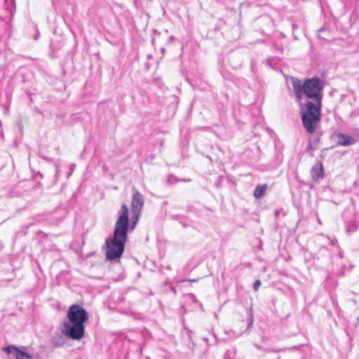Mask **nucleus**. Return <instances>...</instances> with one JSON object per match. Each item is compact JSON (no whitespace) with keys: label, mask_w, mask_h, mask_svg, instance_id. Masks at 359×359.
Wrapping results in <instances>:
<instances>
[{"label":"nucleus","mask_w":359,"mask_h":359,"mask_svg":"<svg viewBox=\"0 0 359 359\" xmlns=\"http://www.w3.org/2000/svg\"><path fill=\"white\" fill-rule=\"evenodd\" d=\"M39 32H37V33H36V34L34 36V39L35 40H37V39H38V38H39Z\"/></svg>","instance_id":"13"},{"label":"nucleus","mask_w":359,"mask_h":359,"mask_svg":"<svg viewBox=\"0 0 359 359\" xmlns=\"http://www.w3.org/2000/svg\"><path fill=\"white\" fill-rule=\"evenodd\" d=\"M68 322H65L61 332L74 340L81 339L85 334L84 324L88 320L87 311L78 304L70 306L67 310Z\"/></svg>","instance_id":"3"},{"label":"nucleus","mask_w":359,"mask_h":359,"mask_svg":"<svg viewBox=\"0 0 359 359\" xmlns=\"http://www.w3.org/2000/svg\"><path fill=\"white\" fill-rule=\"evenodd\" d=\"M128 209L126 204H123L120 210V215L115 223L113 236L106 240L107 259L114 260L122 255L128 237Z\"/></svg>","instance_id":"2"},{"label":"nucleus","mask_w":359,"mask_h":359,"mask_svg":"<svg viewBox=\"0 0 359 359\" xmlns=\"http://www.w3.org/2000/svg\"><path fill=\"white\" fill-rule=\"evenodd\" d=\"M322 172H323V165L322 164L320 165H315L311 170V176L312 179L314 181H317L320 177L322 176Z\"/></svg>","instance_id":"7"},{"label":"nucleus","mask_w":359,"mask_h":359,"mask_svg":"<svg viewBox=\"0 0 359 359\" xmlns=\"http://www.w3.org/2000/svg\"><path fill=\"white\" fill-rule=\"evenodd\" d=\"M252 317H251V318H250V323H249V326H250V325H252Z\"/></svg>","instance_id":"14"},{"label":"nucleus","mask_w":359,"mask_h":359,"mask_svg":"<svg viewBox=\"0 0 359 359\" xmlns=\"http://www.w3.org/2000/svg\"><path fill=\"white\" fill-rule=\"evenodd\" d=\"M4 351L8 354L13 355L15 359H31L32 356L26 353L20 351L15 346L10 345L4 348Z\"/></svg>","instance_id":"5"},{"label":"nucleus","mask_w":359,"mask_h":359,"mask_svg":"<svg viewBox=\"0 0 359 359\" xmlns=\"http://www.w3.org/2000/svg\"><path fill=\"white\" fill-rule=\"evenodd\" d=\"M134 216H135L134 220L132 222V224H130V226L131 230H133L135 228L136 224L137 223L139 217L140 215H134Z\"/></svg>","instance_id":"10"},{"label":"nucleus","mask_w":359,"mask_h":359,"mask_svg":"<svg viewBox=\"0 0 359 359\" xmlns=\"http://www.w3.org/2000/svg\"><path fill=\"white\" fill-rule=\"evenodd\" d=\"M51 343L56 347L61 346L64 344V340L60 335H56L52 337Z\"/></svg>","instance_id":"9"},{"label":"nucleus","mask_w":359,"mask_h":359,"mask_svg":"<svg viewBox=\"0 0 359 359\" xmlns=\"http://www.w3.org/2000/svg\"><path fill=\"white\" fill-rule=\"evenodd\" d=\"M330 243L332 245H336L337 244V239H330Z\"/></svg>","instance_id":"12"},{"label":"nucleus","mask_w":359,"mask_h":359,"mask_svg":"<svg viewBox=\"0 0 359 359\" xmlns=\"http://www.w3.org/2000/svg\"><path fill=\"white\" fill-rule=\"evenodd\" d=\"M261 285V281L259 280H256L253 284V289L257 291L259 286Z\"/></svg>","instance_id":"11"},{"label":"nucleus","mask_w":359,"mask_h":359,"mask_svg":"<svg viewBox=\"0 0 359 359\" xmlns=\"http://www.w3.org/2000/svg\"><path fill=\"white\" fill-rule=\"evenodd\" d=\"M318 223L321 224L320 219H318Z\"/></svg>","instance_id":"18"},{"label":"nucleus","mask_w":359,"mask_h":359,"mask_svg":"<svg viewBox=\"0 0 359 359\" xmlns=\"http://www.w3.org/2000/svg\"><path fill=\"white\" fill-rule=\"evenodd\" d=\"M195 280H196L195 279H193V280L189 279V281H190V282H194V281H195Z\"/></svg>","instance_id":"16"},{"label":"nucleus","mask_w":359,"mask_h":359,"mask_svg":"<svg viewBox=\"0 0 359 359\" xmlns=\"http://www.w3.org/2000/svg\"><path fill=\"white\" fill-rule=\"evenodd\" d=\"M337 144L341 146L347 147L353 145L356 142L355 138L352 136L347 135L343 133L337 135Z\"/></svg>","instance_id":"6"},{"label":"nucleus","mask_w":359,"mask_h":359,"mask_svg":"<svg viewBox=\"0 0 359 359\" xmlns=\"http://www.w3.org/2000/svg\"><path fill=\"white\" fill-rule=\"evenodd\" d=\"M74 166H75V165H74V164H73V165H72V170H73V169H74Z\"/></svg>","instance_id":"17"},{"label":"nucleus","mask_w":359,"mask_h":359,"mask_svg":"<svg viewBox=\"0 0 359 359\" xmlns=\"http://www.w3.org/2000/svg\"><path fill=\"white\" fill-rule=\"evenodd\" d=\"M144 205V197L137 191H135L131 202L132 212L133 215H140Z\"/></svg>","instance_id":"4"},{"label":"nucleus","mask_w":359,"mask_h":359,"mask_svg":"<svg viewBox=\"0 0 359 359\" xmlns=\"http://www.w3.org/2000/svg\"><path fill=\"white\" fill-rule=\"evenodd\" d=\"M182 181H183V182H190V180H182Z\"/></svg>","instance_id":"15"},{"label":"nucleus","mask_w":359,"mask_h":359,"mask_svg":"<svg viewBox=\"0 0 359 359\" xmlns=\"http://www.w3.org/2000/svg\"><path fill=\"white\" fill-rule=\"evenodd\" d=\"M292 86L297 101L302 100L303 95L313 100L307 101L300 109L303 126L308 133L313 134L320 121L323 82L318 77L306 79L304 83L292 78Z\"/></svg>","instance_id":"1"},{"label":"nucleus","mask_w":359,"mask_h":359,"mask_svg":"<svg viewBox=\"0 0 359 359\" xmlns=\"http://www.w3.org/2000/svg\"><path fill=\"white\" fill-rule=\"evenodd\" d=\"M265 189H266L265 186H261V185L257 186L256 189L254 191V194H253L254 196L256 198H261L264 195Z\"/></svg>","instance_id":"8"}]
</instances>
